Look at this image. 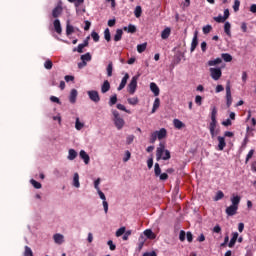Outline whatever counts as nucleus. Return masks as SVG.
Wrapping results in <instances>:
<instances>
[{"instance_id": "nucleus-19", "label": "nucleus", "mask_w": 256, "mask_h": 256, "mask_svg": "<svg viewBox=\"0 0 256 256\" xmlns=\"http://www.w3.org/2000/svg\"><path fill=\"white\" fill-rule=\"evenodd\" d=\"M221 63H223L222 58H216L214 60H209L208 67H216V65H221Z\"/></svg>"}, {"instance_id": "nucleus-22", "label": "nucleus", "mask_w": 256, "mask_h": 256, "mask_svg": "<svg viewBox=\"0 0 256 256\" xmlns=\"http://www.w3.org/2000/svg\"><path fill=\"white\" fill-rule=\"evenodd\" d=\"M61 13H63V8L61 6H57L52 11V17L57 19V17H59V15H61Z\"/></svg>"}, {"instance_id": "nucleus-61", "label": "nucleus", "mask_w": 256, "mask_h": 256, "mask_svg": "<svg viewBox=\"0 0 256 256\" xmlns=\"http://www.w3.org/2000/svg\"><path fill=\"white\" fill-rule=\"evenodd\" d=\"M186 233H185V230H181L180 231V234H179V239H180V241H185V237H186Z\"/></svg>"}, {"instance_id": "nucleus-17", "label": "nucleus", "mask_w": 256, "mask_h": 256, "mask_svg": "<svg viewBox=\"0 0 256 256\" xmlns=\"http://www.w3.org/2000/svg\"><path fill=\"white\" fill-rule=\"evenodd\" d=\"M150 91H152V93H154L155 97H159L160 90H159V86H157L156 83H154V82L150 83Z\"/></svg>"}, {"instance_id": "nucleus-59", "label": "nucleus", "mask_w": 256, "mask_h": 256, "mask_svg": "<svg viewBox=\"0 0 256 256\" xmlns=\"http://www.w3.org/2000/svg\"><path fill=\"white\" fill-rule=\"evenodd\" d=\"M101 184V178H97L95 181H94V187L97 191L101 190L99 188V185Z\"/></svg>"}, {"instance_id": "nucleus-25", "label": "nucleus", "mask_w": 256, "mask_h": 256, "mask_svg": "<svg viewBox=\"0 0 256 256\" xmlns=\"http://www.w3.org/2000/svg\"><path fill=\"white\" fill-rule=\"evenodd\" d=\"M144 235L145 237H147V239H156L157 235L155 233H153V230L151 229H146L144 231Z\"/></svg>"}, {"instance_id": "nucleus-18", "label": "nucleus", "mask_w": 256, "mask_h": 256, "mask_svg": "<svg viewBox=\"0 0 256 256\" xmlns=\"http://www.w3.org/2000/svg\"><path fill=\"white\" fill-rule=\"evenodd\" d=\"M74 159H77V151H75V149L71 148L68 150L67 160L74 161Z\"/></svg>"}, {"instance_id": "nucleus-29", "label": "nucleus", "mask_w": 256, "mask_h": 256, "mask_svg": "<svg viewBox=\"0 0 256 256\" xmlns=\"http://www.w3.org/2000/svg\"><path fill=\"white\" fill-rule=\"evenodd\" d=\"M221 57L225 63H231V61H233V56H231L229 53H222Z\"/></svg>"}, {"instance_id": "nucleus-38", "label": "nucleus", "mask_w": 256, "mask_h": 256, "mask_svg": "<svg viewBox=\"0 0 256 256\" xmlns=\"http://www.w3.org/2000/svg\"><path fill=\"white\" fill-rule=\"evenodd\" d=\"M83 127H85V124L79 121V118H76L75 129H77V131H81Z\"/></svg>"}, {"instance_id": "nucleus-1", "label": "nucleus", "mask_w": 256, "mask_h": 256, "mask_svg": "<svg viewBox=\"0 0 256 256\" xmlns=\"http://www.w3.org/2000/svg\"><path fill=\"white\" fill-rule=\"evenodd\" d=\"M156 159L157 161H160V159H163V161H169V159H171V152H169V150H165V144H159V147L156 150Z\"/></svg>"}, {"instance_id": "nucleus-42", "label": "nucleus", "mask_w": 256, "mask_h": 256, "mask_svg": "<svg viewBox=\"0 0 256 256\" xmlns=\"http://www.w3.org/2000/svg\"><path fill=\"white\" fill-rule=\"evenodd\" d=\"M117 104V94H114L113 96L110 97L109 100V105L110 107H113V105Z\"/></svg>"}, {"instance_id": "nucleus-44", "label": "nucleus", "mask_w": 256, "mask_h": 256, "mask_svg": "<svg viewBox=\"0 0 256 256\" xmlns=\"http://www.w3.org/2000/svg\"><path fill=\"white\" fill-rule=\"evenodd\" d=\"M30 183L35 189H41L42 187L41 183L36 181L35 179L30 180Z\"/></svg>"}, {"instance_id": "nucleus-10", "label": "nucleus", "mask_w": 256, "mask_h": 256, "mask_svg": "<svg viewBox=\"0 0 256 256\" xmlns=\"http://www.w3.org/2000/svg\"><path fill=\"white\" fill-rule=\"evenodd\" d=\"M127 81H129V73H126L122 78L121 83L117 88L118 91H123V89H125V86L127 85Z\"/></svg>"}, {"instance_id": "nucleus-63", "label": "nucleus", "mask_w": 256, "mask_h": 256, "mask_svg": "<svg viewBox=\"0 0 256 256\" xmlns=\"http://www.w3.org/2000/svg\"><path fill=\"white\" fill-rule=\"evenodd\" d=\"M107 244L110 247V251H115V249H117V246H115V244H113V240H109Z\"/></svg>"}, {"instance_id": "nucleus-2", "label": "nucleus", "mask_w": 256, "mask_h": 256, "mask_svg": "<svg viewBox=\"0 0 256 256\" xmlns=\"http://www.w3.org/2000/svg\"><path fill=\"white\" fill-rule=\"evenodd\" d=\"M215 129H217V108L213 107L211 112V122L209 124V131L212 138L219 133L218 131H215Z\"/></svg>"}, {"instance_id": "nucleus-36", "label": "nucleus", "mask_w": 256, "mask_h": 256, "mask_svg": "<svg viewBox=\"0 0 256 256\" xmlns=\"http://www.w3.org/2000/svg\"><path fill=\"white\" fill-rule=\"evenodd\" d=\"M143 13V9L141 8V6H136L135 10H134V15L137 19H139V17H141V14Z\"/></svg>"}, {"instance_id": "nucleus-27", "label": "nucleus", "mask_w": 256, "mask_h": 256, "mask_svg": "<svg viewBox=\"0 0 256 256\" xmlns=\"http://www.w3.org/2000/svg\"><path fill=\"white\" fill-rule=\"evenodd\" d=\"M171 35V28L167 27L165 28L161 33L162 39H169V36Z\"/></svg>"}, {"instance_id": "nucleus-30", "label": "nucleus", "mask_w": 256, "mask_h": 256, "mask_svg": "<svg viewBox=\"0 0 256 256\" xmlns=\"http://www.w3.org/2000/svg\"><path fill=\"white\" fill-rule=\"evenodd\" d=\"M73 185L74 187H76L77 189H79L81 187V184L79 183V173H75L74 177H73Z\"/></svg>"}, {"instance_id": "nucleus-9", "label": "nucleus", "mask_w": 256, "mask_h": 256, "mask_svg": "<svg viewBox=\"0 0 256 256\" xmlns=\"http://www.w3.org/2000/svg\"><path fill=\"white\" fill-rule=\"evenodd\" d=\"M198 35H199V32L195 31L193 39H192V43H191V48H190L191 53H193V51H195V49H197V45H199Z\"/></svg>"}, {"instance_id": "nucleus-58", "label": "nucleus", "mask_w": 256, "mask_h": 256, "mask_svg": "<svg viewBox=\"0 0 256 256\" xmlns=\"http://www.w3.org/2000/svg\"><path fill=\"white\" fill-rule=\"evenodd\" d=\"M50 101H52V103H57L58 105H61V100H59L57 96H51Z\"/></svg>"}, {"instance_id": "nucleus-7", "label": "nucleus", "mask_w": 256, "mask_h": 256, "mask_svg": "<svg viewBox=\"0 0 256 256\" xmlns=\"http://www.w3.org/2000/svg\"><path fill=\"white\" fill-rule=\"evenodd\" d=\"M233 103V97L231 96V82H227L226 84V105L227 107H231Z\"/></svg>"}, {"instance_id": "nucleus-32", "label": "nucleus", "mask_w": 256, "mask_h": 256, "mask_svg": "<svg viewBox=\"0 0 256 256\" xmlns=\"http://www.w3.org/2000/svg\"><path fill=\"white\" fill-rule=\"evenodd\" d=\"M161 105V100L159 98H156L153 103L152 113H155L159 109Z\"/></svg>"}, {"instance_id": "nucleus-45", "label": "nucleus", "mask_w": 256, "mask_h": 256, "mask_svg": "<svg viewBox=\"0 0 256 256\" xmlns=\"http://www.w3.org/2000/svg\"><path fill=\"white\" fill-rule=\"evenodd\" d=\"M224 197H225V194L223 193V191H218L216 193L214 200L221 201V199H223Z\"/></svg>"}, {"instance_id": "nucleus-60", "label": "nucleus", "mask_w": 256, "mask_h": 256, "mask_svg": "<svg viewBox=\"0 0 256 256\" xmlns=\"http://www.w3.org/2000/svg\"><path fill=\"white\" fill-rule=\"evenodd\" d=\"M129 236H131V230H128V231H126V232L124 233V235H123V237H122L123 241H128Z\"/></svg>"}, {"instance_id": "nucleus-20", "label": "nucleus", "mask_w": 256, "mask_h": 256, "mask_svg": "<svg viewBox=\"0 0 256 256\" xmlns=\"http://www.w3.org/2000/svg\"><path fill=\"white\" fill-rule=\"evenodd\" d=\"M111 89V84L108 80H105L101 86V93H107Z\"/></svg>"}, {"instance_id": "nucleus-56", "label": "nucleus", "mask_w": 256, "mask_h": 256, "mask_svg": "<svg viewBox=\"0 0 256 256\" xmlns=\"http://www.w3.org/2000/svg\"><path fill=\"white\" fill-rule=\"evenodd\" d=\"M134 140H135V136L134 135L127 136V138H126L127 145H131V143H133Z\"/></svg>"}, {"instance_id": "nucleus-46", "label": "nucleus", "mask_w": 256, "mask_h": 256, "mask_svg": "<svg viewBox=\"0 0 256 256\" xmlns=\"http://www.w3.org/2000/svg\"><path fill=\"white\" fill-rule=\"evenodd\" d=\"M91 37H92V39H93V41H94L95 43H99V39H100L99 33L93 31V32L91 33Z\"/></svg>"}, {"instance_id": "nucleus-49", "label": "nucleus", "mask_w": 256, "mask_h": 256, "mask_svg": "<svg viewBox=\"0 0 256 256\" xmlns=\"http://www.w3.org/2000/svg\"><path fill=\"white\" fill-rule=\"evenodd\" d=\"M128 103H129V105H137V103H139V98H137V97L128 98Z\"/></svg>"}, {"instance_id": "nucleus-53", "label": "nucleus", "mask_w": 256, "mask_h": 256, "mask_svg": "<svg viewBox=\"0 0 256 256\" xmlns=\"http://www.w3.org/2000/svg\"><path fill=\"white\" fill-rule=\"evenodd\" d=\"M83 49H85V46L82 44H79L77 48L73 49V52H77V53H83Z\"/></svg>"}, {"instance_id": "nucleus-52", "label": "nucleus", "mask_w": 256, "mask_h": 256, "mask_svg": "<svg viewBox=\"0 0 256 256\" xmlns=\"http://www.w3.org/2000/svg\"><path fill=\"white\" fill-rule=\"evenodd\" d=\"M214 21H216V23H225L226 19L222 15H218L214 17Z\"/></svg>"}, {"instance_id": "nucleus-26", "label": "nucleus", "mask_w": 256, "mask_h": 256, "mask_svg": "<svg viewBox=\"0 0 256 256\" xmlns=\"http://www.w3.org/2000/svg\"><path fill=\"white\" fill-rule=\"evenodd\" d=\"M231 203H232V206L239 208V203H241V197L240 196H232Z\"/></svg>"}, {"instance_id": "nucleus-50", "label": "nucleus", "mask_w": 256, "mask_h": 256, "mask_svg": "<svg viewBox=\"0 0 256 256\" xmlns=\"http://www.w3.org/2000/svg\"><path fill=\"white\" fill-rule=\"evenodd\" d=\"M211 29H213V27H211V25H206L203 27L202 31H203L204 35H208V33H211Z\"/></svg>"}, {"instance_id": "nucleus-43", "label": "nucleus", "mask_w": 256, "mask_h": 256, "mask_svg": "<svg viewBox=\"0 0 256 256\" xmlns=\"http://www.w3.org/2000/svg\"><path fill=\"white\" fill-rule=\"evenodd\" d=\"M154 173L156 177H159V175H161V167L159 166V163H156L154 165Z\"/></svg>"}, {"instance_id": "nucleus-62", "label": "nucleus", "mask_w": 256, "mask_h": 256, "mask_svg": "<svg viewBox=\"0 0 256 256\" xmlns=\"http://www.w3.org/2000/svg\"><path fill=\"white\" fill-rule=\"evenodd\" d=\"M188 243H193V234L191 232L186 233Z\"/></svg>"}, {"instance_id": "nucleus-15", "label": "nucleus", "mask_w": 256, "mask_h": 256, "mask_svg": "<svg viewBox=\"0 0 256 256\" xmlns=\"http://www.w3.org/2000/svg\"><path fill=\"white\" fill-rule=\"evenodd\" d=\"M53 25L56 33H58V35H61V33H63V28H61V21H59V19H56L54 20Z\"/></svg>"}, {"instance_id": "nucleus-11", "label": "nucleus", "mask_w": 256, "mask_h": 256, "mask_svg": "<svg viewBox=\"0 0 256 256\" xmlns=\"http://www.w3.org/2000/svg\"><path fill=\"white\" fill-rule=\"evenodd\" d=\"M218 151H223L227 147V142H225V137L218 136Z\"/></svg>"}, {"instance_id": "nucleus-14", "label": "nucleus", "mask_w": 256, "mask_h": 256, "mask_svg": "<svg viewBox=\"0 0 256 256\" xmlns=\"http://www.w3.org/2000/svg\"><path fill=\"white\" fill-rule=\"evenodd\" d=\"M237 239H239V233L233 232L232 238H231L230 242L228 243V247H230V249L235 247V243H237Z\"/></svg>"}, {"instance_id": "nucleus-33", "label": "nucleus", "mask_w": 256, "mask_h": 256, "mask_svg": "<svg viewBox=\"0 0 256 256\" xmlns=\"http://www.w3.org/2000/svg\"><path fill=\"white\" fill-rule=\"evenodd\" d=\"M224 32L226 33V35L231 37V23L225 22V24H224Z\"/></svg>"}, {"instance_id": "nucleus-47", "label": "nucleus", "mask_w": 256, "mask_h": 256, "mask_svg": "<svg viewBox=\"0 0 256 256\" xmlns=\"http://www.w3.org/2000/svg\"><path fill=\"white\" fill-rule=\"evenodd\" d=\"M116 107H117V109H119L120 111H125V113L131 114V111L128 110V109L125 107V105H123V104H117Z\"/></svg>"}, {"instance_id": "nucleus-8", "label": "nucleus", "mask_w": 256, "mask_h": 256, "mask_svg": "<svg viewBox=\"0 0 256 256\" xmlns=\"http://www.w3.org/2000/svg\"><path fill=\"white\" fill-rule=\"evenodd\" d=\"M87 95L93 103H99V101H101V96H99V92L97 90H90L87 92Z\"/></svg>"}, {"instance_id": "nucleus-6", "label": "nucleus", "mask_w": 256, "mask_h": 256, "mask_svg": "<svg viewBox=\"0 0 256 256\" xmlns=\"http://www.w3.org/2000/svg\"><path fill=\"white\" fill-rule=\"evenodd\" d=\"M209 71H210V77L214 81H219L221 79V76L223 75L221 68H210Z\"/></svg>"}, {"instance_id": "nucleus-55", "label": "nucleus", "mask_w": 256, "mask_h": 256, "mask_svg": "<svg viewBox=\"0 0 256 256\" xmlns=\"http://www.w3.org/2000/svg\"><path fill=\"white\" fill-rule=\"evenodd\" d=\"M129 159H131V152L129 150H127L125 152V157L123 158L124 163H127V161H129Z\"/></svg>"}, {"instance_id": "nucleus-12", "label": "nucleus", "mask_w": 256, "mask_h": 256, "mask_svg": "<svg viewBox=\"0 0 256 256\" xmlns=\"http://www.w3.org/2000/svg\"><path fill=\"white\" fill-rule=\"evenodd\" d=\"M237 209H239L237 206L230 205L226 208V214L229 217H233V215H237Z\"/></svg>"}, {"instance_id": "nucleus-64", "label": "nucleus", "mask_w": 256, "mask_h": 256, "mask_svg": "<svg viewBox=\"0 0 256 256\" xmlns=\"http://www.w3.org/2000/svg\"><path fill=\"white\" fill-rule=\"evenodd\" d=\"M143 256H157V253L155 251L146 252V253L143 254Z\"/></svg>"}, {"instance_id": "nucleus-57", "label": "nucleus", "mask_w": 256, "mask_h": 256, "mask_svg": "<svg viewBox=\"0 0 256 256\" xmlns=\"http://www.w3.org/2000/svg\"><path fill=\"white\" fill-rule=\"evenodd\" d=\"M202 101H203V97H201V96H199V95H197V96L195 97V103H196V105L201 106V105H202Z\"/></svg>"}, {"instance_id": "nucleus-39", "label": "nucleus", "mask_w": 256, "mask_h": 256, "mask_svg": "<svg viewBox=\"0 0 256 256\" xmlns=\"http://www.w3.org/2000/svg\"><path fill=\"white\" fill-rule=\"evenodd\" d=\"M91 59V53L89 52L81 56V61H83L84 63H87V61H91Z\"/></svg>"}, {"instance_id": "nucleus-31", "label": "nucleus", "mask_w": 256, "mask_h": 256, "mask_svg": "<svg viewBox=\"0 0 256 256\" xmlns=\"http://www.w3.org/2000/svg\"><path fill=\"white\" fill-rule=\"evenodd\" d=\"M173 123H174V127L176 129H183V127H185V124L183 122H181V120H179V119H174Z\"/></svg>"}, {"instance_id": "nucleus-41", "label": "nucleus", "mask_w": 256, "mask_h": 256, "mask_svg": "<svg viewBox=\"0 0 256 256\" xmlns=\"http://www.w3.org/2000/svg\"><path fill=\"white\" fill-rule=\"evenodd\" d=\"M145 49H147V43L139 44L137 46V51L138 53H143L145 52Z\"/></svg>"}, {"instance_id": "nucleus-24", "label": "nucleus", "mask_w": 256, "mask_h": 256, "mask_svg": "<svg viewBox=\"0 0 256 256\" xmlns=\"http://www.w3.org/2000/svg\"><path fill=\"white\" fill-rule=\"evenodd\" d=\"M123 39V30L122 29H117L116 34L114 35V41L117 43Z\"/></svg>"}, {"instance_id": "nucleus-34", "label": "nucleus", "mask_w": 256, "mask_h": 256, "mask_svg": "<svg viewBox=\"0 0 256 256\" xmlns=\"http://www.w3.org/2000/svg\"><path fill=\"white\" fill-rule=\"evenodd\" d=\"M106 71L108 77H113V62H109Z\"/></svg>"}, {"instance_id": "nucleus-51", "label": "nucleus", "mask_w": 256, "mask_h": 256, "mask_svg": "<svg viewBox=\"0 0 256 256\" xmlns=\"http://www.w3.org/2000/svg\"><path fill=\"white\" fill-rule=\"evenodd\" d=\"M240 6H241V2L239 0H235L234 5H233V10L235 11V13H237V11H239Z\"/></svg>"}, {"instance_id": "nucleus-16", "label": "nucleus", "mask_w": 256, "mask_h": 256, "mask_svg": "<svg viewBox=\"0 0 256 256\" xmlns=\"http://www.w3.org/2000/svg\"><path fill=\"white\" fill-rule=\"evenodd\" d=\"M80 159L84 160L85 165H89V161H91L89 154H87V152H85V150L80 151Z\"/></svg>"}, {"instance_id": "nucleus-21", "label": "nucleus", "mask_w": 256, "mask_h": 256, "mask_svg": "<svg viewBox=\"0 0 256 256\" xmlns=\"http://www.w3.org/2000/svg\"><path fill=\"white\" fill-rule=\"evenodd\" d=\"M77 89H72L69 96L70 103H76L77 101Z\"/></svg>"}, {"instance_id": "nucleus-4", "label": "nucleus", "mask_w": 256, "mask_h": 256, "mask_svg": "<svg viewBox=\"0 0 256 256\" xmlns=\"http://www.w3.org/2000/svg\"><path fill=\"white\" fill-rule=\"evenodd\" d=\"M112 114L114 117L113 121H114L115 127L118 129V131H121V129L125 127V120L121 118V114H119V111L117 110H112Z\"/></svg>"}, {"instance_id": "nucleus-5", "label": "nucleus", "mask_w": 256, "mask_h": 256, "mask_svg": "<svg viewBox=\"0 0 256 256\" xmlns=\"http://www.w3.org/2000/svg\"><path fill=\"white\" fill-rule=\"evenodd\" d=\"M139 79V76L132 77L130 83L128 84V93L130 95H134L135 91H137V81Z\"/></svg>"}, {"instance_id": "nucleus-48", "label": "nucleus", "mask_w": 256, "mask_h": 256, "mask_svg": "<svg viewBox=\"0 0 256 256\" xmlns=\"http://www.w3.org/2000/svg\"><path fill=\"white\" fill-rule=\"evenodd\" d=\"M126 228L121 227L116 231V237H121V235H125Z\"/></svg>"}, {"instance_id": "nucleus-35", "label": "nucleus", "mask_w": 256, "mask_h": 256, "mask_svg": "<svg viewBox=\"0 0 256 256\" xmlns=\"http://www.w3.org/2000/svg\"><path fill=\"white\" fill-rule=\"evenodd\" d=\"M104 39L107 41V43L111 41V31L109 30V28H106L104 30Z\"/></svg>"}, {"instance_id": "nucleus-40", "label": "nucleus", "mask_w": 256, "mask_h": 256, "mask_svg": "<svg viewBox=\"0 0 256 256\" xmlns=\"http://www.w3.org/2000/svg\"><path fill=\"white\" fill-rule=\"evenodd\" d=\"M24 256H33V250H31V247L29 246L24 247Z\"/></svg>"}, {"instance_id": "nucleus-37", "label": "nucleus", "mask_w": 256, "mask_h": 256, "mask_svg": "<svg viewBox=\"0 0 256 256\" xmlns=\"http://www.w3.org/2000/svg\"><path fill=\"white\" fill-rule=\"evenodd\" d=\"M44 67L48 71H50V69H53V61H51V59H47L44 63Z\"/></svg>"}, {"instance_id": "nucleus-3", "label": "nucleus", "mask_w": 256, "mask_h": 256, "mask_svg": "<svg viewBox=\"0 0 256 256\" xmlns=\"http://www.w3.org/2000/svg\"><path fill=\"white\" fill-rule=\"evenodd\" d=\"M165 137H167V129L161 128L158 131H154L150 135V143H155V141H157V139L159 141H161L162 139H165Z\"/></svg>"}, {"instance_id": "nucleus-23", "label": "nucleus", "mask_w": 256, "mask_h": 256, "mask_svg": "<svg viewBox=\"0 0 256 256\" xmlns=\"http://www.w3.org/2000/svg\"><path fill=\"white\" fill-rule=\"evenodd\" d=\"M123 31H126L127 33H137V27L133 24H129L128 27H123Z\"/></svg>"}, {"instance_id": "nucleus-28", "label": "nucleus", "mask_w": 256, "mask_h": 256, "mask_svg": "<svg viewBox=\"0 0 256 256\" xmlns=\"http://www.w3.org/2000/svg\"><path fill=\"white\" fill-rule=\"evenodd\" d=\"M72 33H75V28L69 23V21H67V24H66L67 37H69V35H71Z\"/></svg>"}, {"instance_id": "nucleus-13", "label": "nucleus", "mask_w": 256, "mask_h": 256, "mask_svg": "<svg viewBox=\"0 0 256 256\" xmlns=\"http://www.w3.org/2000/svg\"><path fill=\"white\" fill-rule=\"evenodd\" d=\"M53 239L57 245H63L65 242V237L62 234H54Z\"/></svg>"}, {"instance_id": "nucleus-54", "label": "nucleus", "mask_w": 256, "mask_h": 256, "mask_svg": "<svg viewBox=\"0 0 256 256\" xmlns=\"http://www.w3.org/2000/svg\"><path fill=\"white\" fill-rule=\"evenodd\" d=\"M255 154V150H250L246 156V161L245 163H249V160L253 157V155Z\"/></svg>"}]
</instances>
